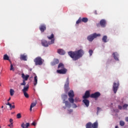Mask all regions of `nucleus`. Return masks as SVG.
<instances>
[{
	"instance_id": "nucleus-1",
	"label": "nucleus",
	"mask_w": 128,
	"mask_h": 128,
	"mask_svg": "<svg viewBox=\"0 0 128 128\" xmlns=\"http://www.w3.org/2000/svg\"><path fill=\"white\" fill-rule=\"evenodd\" d=\"M68 54L72 58L73 60H78L84 54V52L82 49H80L75 52L70 51L68 52Z\"/></svg>"
},
{
	"instance_id": "nucleus-2",
	"label": "nucleus",
	"mask_w": 128,
	"mask_h": 128,
	"mask_svg": "<svg viewBox=\"0 0 128 128\" xmlns=\"http://www.w3.org/2000/svg\"><path fill=\"white\" fill-rule=\"evenodd\" d=\"M47 38L48 40H51L48 42L46 40H42L41 42L42 46H45V48H48V46L54 44V34H52L50 36H48Z\"/></svg>"
},
{
	"instance_id": "nucleus-3",
	"label": "nucleus",
	"mask_w": 128,
	"mask_h": 128,
	"mask_svg": "<svg viewBox=\"0 0 128 128\" xmlns=\"http://www.w3.org/2000/svg\"><path fill=\"white\" fill-rule=\"evenodd\" d=\"M34 62H35L36 66H42L44 60L40 56H38L34 58Z\"/></svg>"
},
{
	"instance_id": "nucleus-4",
	"label": "nucleus",
	"mask_w": 128,
	"mask_h": 128,
	"mask_svg": "<svg viewBox=\"0 0 128 128\" xmlns=\"http://www.w3.org/2000/svg\"><path fill=\"white\" fill-rule=\"evenodd\" d=\"M68 96H69L68 100L70 102L71 104H74V90H70L68 92Z\"/></svg>"
},
{
	"instance_id": "nucleus-5",
	"label": "nucleus",
	"mask_w": 128,
	"mask_h": 128,
	"mask_svg": "<svg viewBox=\"0 0 128 128\" xmlns=\"http://www.w3.org/2000/svg\"><path fill=\"white\" fill-rule=\"evenodd\" d=\"M62 98L64 99V104H65V106L66 108H70L72 106V104H70V102H68V101L66 100V101H64L66 100V98H68V96L66 94H62Z\"/></svg>"
},
{
	"instance_id": "nucleus-6",
	"label": "nucleus",
	"mask_w": 128,
	"mask_h": 128,
	"mask_svg": "<svg viewBox=\"0 0 128 128\" xmlns=\"http://www.w3.org/2000/svg\"><path fill=\"white\" fill-rule=\"evenodd\" d=\"M98 36H100V34H96V33L93 34L89 36H88V40L89 42H92L93 40H94Z\"/></svg>"
},
{
	"instance_id": "nucleus-7",
	"label": "nucleus",
	"mask_w": 128,
	"mask_h": 128,
	"mask_svg": "<svg viewBox=\"0 0 128 128\" xmlns=\"http://www.w3.org/2000/svg\"><path fill=\"white\" fill-rule=\"evenodd\" d=\"M64 88L66 92H68L70 90V78H68V77L66 78V82L64 86Z\"/></svg>"
},
{
	"instance_id": "nucleus-8",
	"label": "nucleus",
	"mask_w": 128,
	"mask_h": 128,
	"mask_svg": "<svg viewBox=\"0 0 128 128\" xmlns=\"http://www.w3.org/2000/svg\"><path fill=\"white\" fill-rule=\"evenodd\" d=\"M118 86H120V82L118 81L117 82H114L113 84V90L114 94H116L118 90Z\"/></svg>"
},
{
	"instance_id": "nucleus-9",
	"label": "nucleus",
	"mask_w": 128,
	"mask_h": 128,
	"mask_svg": "<svg viewBox=\"0 0 128 128\" xmlns=\"http://www.w3.org/2000/svg\"><path fill=\"white\" fill-rule=\"evenodd\" d=\"M99 96H100V92H96L95 93L91 94L90 96V97L92 98H98Z\"/></svg>"
},
{
	"instance_id": "nucleus-10",
	"label": "nucleus",
	"mask_w": 128,
	"mask_h": 128,
	"mask_svg": "<svg viewBox=\"0 0 128 128\" xmlns=\"http://www.w3.org/2000/svg\"><path fill=\"white\" fill-rule=\"evenodd\" d=\"M57 73L60 74H66V72H68V70L66 69V68H62L61 70H57Z\"/></svg>"
},
{
	"instance_id": "nucleus-11",
	"label": "nucleus",
	"mask_w": 128,
	"mask_h": 128,
	"mask_svg": "<svg viewBox=\"0 0 128 128\" xmlns=\"http://www.w3.org/2000/svg\"><path fill=\"white\" fill-rule=\"evenodd\" d=\"M39 29L40 30L41 32H44V30H46V26L44 24H42L40 26Z\"/></svg>"
},
{
	"instance_id": "nucleus-12",
	"label": "nucleus",
	"mask_w": 128,
	"mask_h": 128,
	"mask_svg": "<svg viewBox=\"0 0 128 128\" xmlns=\"http://www.w3.org/2000/svg\"><path fill=\"white\" fill-rule=\"evenodd\" d=\"M22 78H23V80H28V78H30V76L28 74L25 75L24 74L22 73Z\"/></svg>"
},
{
	"instance_id": "nucleus-13",
	"label": "nucleus",
	"mask_w": 128,
	"mask_h": 128,
	"mask_svg": "<svg viewBox=\"0 0 128 128\" xmlns=\"http://www.w3.org/2000/svg\"><path fill=\"white\" fill-rule=\"evenodd\" d=\"M90 96V91L87 90L86 92L84 95L83 96V98H84V100H86V98H88Z\"/></svg>"
},
{
	"instance_id": "nucleus-14",
	"label": "nucleus",
	"mask_w": 128,
	"mask_h": 128,
	"mask_svg": "<svg viewBox=\"0 0 128 128\" xmlns=\"http://www.w3.org/2000/svg\"><path fill=\"white\" fill-rule=\"evenodd\" d=\"M20 60H21L26 61L28 60V56L24 54H21L20 56Z\"/></svg>"
},
{
	"instance_id": "nucleus-15",
	"label": "nucleus",
	"mask_w": 128,
	"mask_h": 128,
	"mask_svg": "<svg viewBox=\"0 0 128 128\" xmlns=\"http://www.w3.org/2000/svg\"><path fill=\"white\" fill-rule=\"evenodd\" d=\"M100 22V26H101L102 28H104L106 26V20H102Z\"/></svg>"
},
{
	"instance_id": "nucleus-16",
	"label": "nucleus",
	"mask_w": 128,
	"mask_h": 128,
	"mask_svg": "<svg viewBox=\"0 0 128 128\" xmlns=\"http://www.w3.org/2000/svg\"><path fill=\"white\" fill-rule=\"evenodd\" d=\"M3 60H8L10 64H12V61H10V57L6 54L4 56Z\"/></svg>"
},
{
	"instance_id": "nucleus-17",
	"label": "nucleus",
	"mask_w": 128,
	"mask_h": 128,
	"mask_svg": "<svg viewBox=\"0 0 128 128\" xmlns=\"http://www.w3.org/2000/svg\"><path fill=\"white\" fill-rule=\"evenodd\" d=\"M30 88V86L28 84H27L26 86H24L22 90V92H26L28 90V88Z\"/></svg>"
},
{
	"instance_id": "nucleus-18",
	"label": "nucleus",
	"mask_w": 128,
	"mask_h": 128,
	"mask_svg": "<svg viewBox=\"0 0 128 128\" xmlns=\"http://www.w3.org/2000/svg\"><path fill=\"white\" fill-rule=\"evenodd\" d=\"M112 55L114 58L116 60H118V52H113Z\"/></svg>"
},
{
	"instance_id": "nucleus-19",
	"label": "nucleus",
	"mask_w": 128,
	"mask_h": 128,
	"mask_svg": "<svg viewBox=\"0 0 128 128\" xmlns=\"http://www.w3.org/2000/svg\"><path fill=\"white\" fill-rule=\"evenodd\" d=\"M60 62V60L58 59H54V61L51 62L52 66H56V64H58Z\"/></svg>"
},
{
	"instance_id": "nucleus-20",
	"label": "nucleus",
	"mask_w": 128,
	"mask_h": 128,
	"mask_svg": "<svg viewBox=\"0 0 128 128\" xmlns=\"http://www.w3.org/2000/svg\"><path fill=\"white\" fill-rule=\"evenodd\" d=\"M58 52L59 54H61L62 56H64V54H66V52L62 50V49H58Z\"/></svg>"
},
{
	"instance_id": "nucleus-21",
	"label": "nucleus",
	"mask_w": 128,
	"mask_h": 128,
	"mask_svg": "<svg viewBox=\"0 0 128 128\" xmlns=\"http://www.w3.org/2000/svg\"><path fill=\"white\" fill-rule=\"evenodd\" d=\"M83 102L87 108H88V106H90V101L88 100L84 99L83 100Z\"/></svg>"
},
{
	"instance_id": "nucleus-22",
	"label": "nucleus",
	"mask_w": 128,
	"mask_h": 128,
	"mask_svg": "<svg viewBox=\"0 0 128 128\" xmlns=\"http://www.w3.org/2000/svg\"><path fill=\"white\" fill-rule=\"evenodd\" d=\"M28 126H30L29 122L26 123V124H24V123H22L21 125V128H28Z\"/></svg>"
},
{
	"instance_id": "nucleus-23",
	"label": "nucleus",
	"mask_w": 128,
	"mask_h": 128,
	"mask_svg": "<svg viewBox=\"0 0 128 128\" xmlns=\"http://www.w3.org/2000/svg\"><path fill=\"white\" fill-rule=\"evenodd\" d=\"M98 128V121H96L93 124H92V128Z\"/></svg>"
},
{
	"instance_id": "nucleus-24",
	"label": "nucleus",
	"mask_w": 128,
	"mask_h": 128,
	"mask_svg": "<svg viewBox=\"0 0 128 128\" xmlns=\"http://www.w3.org/2000/svg\"><path fill=\"white\" fill-rule=\"evenodd\" d=\"M36 106V102L32 103L30 106V112H32V108H34V106Z\"/></svg>"
},
{
	"instance_id": "nucleus-25",
	"label": "nucleus",
	"mask_w": 128,
	"mask_h": 128,
	"mask_svg": "<svg viewBox=\"0 0 128 128\" xmlns=\"http://www.w3.org/2000/svg\"><path fill=\"white\" fill-rule=\"evenodd\" d=\"M86 128H92V122H89L86 124Z\"/></svg>"
},
{
	"instance_id": "nucleus-26",
	"label": "nucleus",
	"mask_w": 128,
	"mask_h": 128,
	"mask_svg": "<svg viewBox=\"0 0 128 128\" xmlns=\"http://www.w3.org/2000/svg\"><path fill=\"white\" fill-rule=\"evenodd\" d=\"M34 86L38 84V76H35L34 78Z\"/></svg>"
},
{
	"instance_id": "nucleus-27",
	"label": "nucleus",
	"mask_w": 128,
	"mask_h": 128,
	"mask_svg": "<svg viewBox=\"0 0 128 128\" xmlns=\"http://www.w3.org/2000/svg\"><path fill=\"white\" fill-rule=\"evenodd\" d=\"M108 40V36H104L102 38V42H108V40Z\"/></svg>"
},
{
	"instance_id": "nucleus-28",
	"label": "nucleus",
	"mask_w": 128,
	"mask_h": 128,
	"mask_svg": "<svg viewBox=\"0 0 128 128\" xmlns=\"http://www.w3.org/2000/svg\"><path fill=\"white\" fill-rule=\"evenodd\" d=\"M58 68H64V66L62 64V63H60L58 66Z\"/></svg>"
},
{
	"instance_id": "nucleus-29",
	"label": "nucleus",
	"mask_w": 128,
	"mask_h": 128,
	"mask_svg": "<svg viewBox=\"0 0 128 128\" xmlns=\"http://www.w3.org/2000/svg\"><path fill=\"white\" fill-rule=\"evenodd\" d=\"M82 20V22H88V19L86 18H83Z\"/></svg>"
},
{
	"instance_id": "nucleus-30",
	"label": "nucleus",
	"mask_w": 128,
	"mask_h": 128,
	"mask_svg": "<svg viewBox=\"0 0 128 128\" xmlns=\"http://www.w3.org/2000/svg\"><path fill=\"white\" fill-rule=\"evenodd\" d=\"M10 95L12 96H14V89H10Z\"/></svg>"
},
{
	"instance_id": "nucleus-31",
	"label": "nucleus",
	"mask_w": 128,
	"mask_h": 128,
	"mask_svg": "<svg viewBox=\"0 0 128 128\" xmlns=\"http://www.w3.org/2000/svg\"><path fill=\"white\" fill-rule=\"evenodd\" d=\"M23 94L25 98H30V96H28V94L26 92H23Z\"/></svg>"
},
{
	"instance_id": "nucleus-32",
	"label": "nucleus",
	"mask_w": 128,
	"mask_h": 128,
	"mask_svg": "<svg viewBox=\"0 0 128 128\" xmlns=\"http://www.w3.org/2000/svg\"><path fill=\"white\" fill-rule=\"evenodd\" d=\"M82 22V18L80 17V18H78V20L76 21V24H80V22Z\"/></svg>"
},
{
	"instance_id": "nucleus-33",
	"label": "nucleus",
	"mask_w": 128,
	"mask_h": 128,
	"mask_svg": "<svg viewBox=\"0 0 128 128\" xmlns=\"http://www.w3.org/2000/svg\"><path fill=\"white\" fill-rule=\"evenodd\" d=\"M120 124L121 126H124V122L123 120H120Z\"/></svg>"
},
{
	"instance_id": "nucleus-34",
	"label": "nucleus",
	"mask_w": 128,
	"mask_h": 128,
	"mask_svg": "<svg viewBox=\"0 0 128 128\" xmlns=\"http://www.w3.org/2000/svg\"><path fill=\"white\" fill-rule=\"evenodd\" d=\"M128 104H124L122 106L123 110H126V108H128Z\"/></svg>"
},
{
	"instance_id": "nucleus-35",
	"label": "nucleus",
	"mask_w": 128,
	"mask_h": 128,
	"mask_svg": "<svg viewBox=\"0 0 128 128\" xmlns=\"http://www.w3.org/2000/svg\"><path fill=\"white\" fill-rule=\"evenodd\" d=\"M9 106L10 108V110H12V108H16V106H14V104L12 105V104L10 105Z\"/></svg>"
},
{
	"instance_id": "nucleus-36",
	"label": "nucleus",
	"mask_w": 128,
	"mask_h": 128,
	"mask_svg": "<svg viewBox=\"0 0 128 128\" xmlns=\"http://www.w3.org/2000/svg\"><path fill=\"white\" fill-rule=\"evenodd\" d=\"M10 64V70H14V66L12 65V62Z\"/></svg>"
},
{
	"instance_id": "nucleus-37",
	"label": "nucleus",
	"mask_w": 128,
	"mask_h": 128,
	"mask_svg": "<svg viewBox=\"0 0 128 128\" xmlns=\"http://www.w3.org/2000/svg\"><path fill=\"white\" fill-rule=\"evenodd\" d=\"M26 80H23V82L20 84V86H26Z\"/></svg>"
},
{
	"instance_id": "nucleus-38",
	"label": "nucleus",
	"mask_w": 128,
	"mask_h": 128,
	"mask_svg": "<svg viewBox=\"0 0 128 128\" xmlns=\"http://www.w3.org/2000/svg\"><path fill=\"white\" fill-rule=\"evenodd\" d=\"M16 116L17 118H22V114H20V113L18 114Z\"/></svg>"
},
{
	"instance_id": "nucleus-39",
	"label": "nucleus",
	"mask_w": 128,
	"mask_h": 128,
	"mask_svg": "<svg viewBox=\"0 0 128 128\" xmlns=\"http://www.w3.org/2000/svg\"><path fill=\"white\" fill-rule=\"evenodd\" d=\"M93 53H94V51H92V50H89V54L90 56H92Z\"/></svg>"
},
{
	"instance_id": "nucleus-40",
	"label": "nucleus",
	"mask_w": 128,
	"mask_h": 128,
	"mask_svg": "<svg viewBox=\"0 0 128 128\" xmlns=\"http://www.w3.org/2000/svg\"><path fill=\"white\" fill-rule=\"evenodd\" d=\"M72 106L73 108H78V106H76V104H73Z\"/></svg>"
},
{
	"instance_id": "nucleus-41",
	"label": "nucleus",
	"mask_w": 128,
	"mask_h": 128,
	"mask_svg": "<svg viewBox=\"0 0 128 128\" xmlns=\"http://www.w3.org/2000/svg\"><path fill=\"white\" fill-rule=\"evenodd\" d=\"M8 126H9L10 128H14V124H10L8 125Z\"/></svg>"
},
{
	"instance_id": "nucleus-42",
	"label": "nucleus",
	"mask_w": 128,
	"mask_h": 128,
	"mask_svg": "<svg viewBox=\"0 0 128 128\" xmlns=\"http://www.w3.org/2000/svg\"><path fill=\"white\" fill-rule=\"evenodd\" d=\"M14 122V120L12 118L10 119V124H14V122Z\"/></svg>"
},
{
	"instance_id": "nucleus-43",
	"label": "nucleus",
	"mask_w": 128,
	"mask_h": 128,
	"mask_svg": "<svg viewBox=\"0 0 128 128\" xmlns=\"http://www.w3.org/2000/svg\"><path fill=\"white\" fill-rule=\"evenodd\" d=\"M68 113L69 114H72V110L70 109L68 110Z\"/></svg>"
},
{
	"instance_id": "nucleus-44",
	"label": "nucleus",
	"mask_w": 128,
	"mask_h": 128,
	"mask_svg": "<svg viewBox=\"0 0 128 128\" xmlns=\"http://www.w3.org/2000/svg\"><path fill=\"white\" fill-rule=\"evenodd\" d=\"M118 108L119 110H122V106H118Z\"/></svg>"
},
{
	"instance_id": "nucleus-45",
	"label": "nucleus",
	"mask_w": 128,
	"mask_h": 128,
	"mask_svg": "<svg viewBox=\"0 0 128 128\" xmlns=\"http://www.w3.org/2000/svg\"><path fill=\"white\" fill-rule=\"evenodd\" d=\"M6 106H10V105L11 104H10V102H8L7 103H6Z\"/></svg>"
},
{
	"instance_id": "nucleus-46",
	"label": "nucleus",
	"mask_w": 128,
	"mask_h": 128,
	"mask_svg": "<svg viewBox=\"0 0 128 128\" xmlns=\"http://www.w3.org/2000/svg\"><path fill=\"white\" fill-rule=\"evenodd\" d=\"M125 120H126V122H128V116H127V117H126V118H125Z\"/></svg>"
},
{
	"instance_id": "nucleus-47",
	"label": "nucleus",
	"mask_w": 128,
	"mask_h": 128,
	"mask_svg": "<svg viewBox=\"0 0 128 128\" xmlns=\"http://www.w3.org/2000/svg\"><path fill=\"white\" fill-rule=\"evenodd\" d=\"M32 126H36V124L34 122H33L32 124Z\"/></svg>"
},
{
	"instance_id": "nucleus-48",
	"label": "nucleus",
	"mask_w": 128,
	"mask_h": 128,
	"mask_svg": "<svg viewBox=\"0 0 128 128\" xmlns=\"http://www.w3.org/2000/svg\"><path fill=\"white\" fill-rule=\"evenodd\" d=\"M74 100H75V102H78V98H76L75 99H74Z\"/></svg>"
},
{
	"instance_id": "nucleus-49",
	"label": "nucleus",
	"mask_w": 128,
	"mask_h": 128,
	"mask_svg": "<svg viewBox=\"0 0 128 128\" xmlns=\"http://www.w3.org/2000/svg\"><path fill=\"white\" fill-rule=\"evenodd\" d=\"M94 14H98V12H96V10H95V11H94Z\"/></svg>"
},
{
	"instance_id": "nucleus-50",
	"label": "nucleus",
	"mask_w": 128,
	"mask_h": 128,
	"mask_svg": "<svg viewBox=\"0 0 128 128\" xmlns=\"http://www.w3.org/2000/svg\"><path fill=\"white\" fill-rule=\"evenodd\" d=\"M97 110L98 111V110H100V107H98L97 108Z\"/></svg>"
},
{
	"instance_id": "nucleus-51",
	"label": "nucleus",
	"mask_w": 128,
	"mask_h": 128,
	"mask_svg": "<svg viewBox=\"0 0 128 128\" xmlns=\"http://www.w3.org/2000/svg\"><path fill=\"white\" fill-rule=\"evenodd\" d=\"M10 98H8V100H7V102H10Z\"/></svg>"
},
{
	"instance_id": "nucleus-52",
	"label": "nucleus",
	"mask_w": 128,
	"mask_h": 128,
	"mask_svg": "<svg viewBox=\"0 0 128 128\" xmlns=\"http://www.w3.org/2000/svg\"><path fill=\"white\" fill-rule=\"evenodd\" d=\"M115 128H118V126H115Z\"/></svg>"
},
{
	"instance_id": "nucleus-53",
	"label": "nucleus",
	"mask_w": 128,
	"mask_h": 128,
	"mask_svg": "<svg viewBox=\"0 0 128 128\" xmlns=\"http://www.w3.org/2000/svg\"><path fill=\"white\" fill-rule=\"evenodd\" d=\"M12 104H14V102H12Z\"/></svg>"
},
{
	"instance_id": "nucleus-54",
	"label": "nucleus",
	"mask_w": 128,
	"mask_h": 128,
	"mask_svg": "<svg viewBox=\"0 0 128 128\" xmlns=\"http://www.w3.org/2000/svg\"><path fill=\"white\" fill-rule=\"evenodd\" d=\"M4 108V106H2V108Z\"/></svg>"
},
{
	"instance_id": "nucleus-55",
	"label": "nucleus",
	"mask_w": 128,
	"mask_h": 128,
	"mask_svg": "<svg viewBox=\"0 0 128 128\" xmlns=\"http://www.w3.org/2000/svg\"><path fill=\"white\" fill-rule=\"evenodd\" d=\"M0 86H2V85L0 84Z\"/></svg>"
},
{
	"instance_id": "nucleus-56",
	"label": "nucleus",
	"mask_w": 128,
	"mask_h": 128,
	"mask_svg": "<svg viewBox=\"0 0 128 128\" xmlns=\"http://www.w3.org/2000/svg\"><path fill=\"white\" fill-rule=\"evenodd\" d=\"M0 128H2V126H0Z\"/></svg>"
}]
</instances>
